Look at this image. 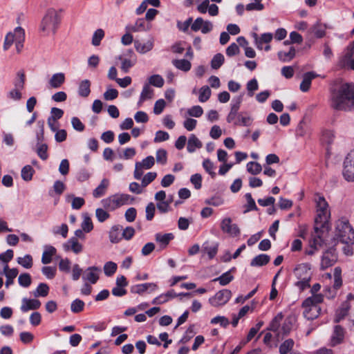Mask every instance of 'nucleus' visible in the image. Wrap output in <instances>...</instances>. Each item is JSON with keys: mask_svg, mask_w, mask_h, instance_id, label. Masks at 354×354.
Instances as JSON below:
<instances>
[{"mask_svg": "<svg viewBox=\"0 0 354 354\" xmlns=\"http://www.w3.org/2000/svg\"><path fill=\"white\" fill-rule=\"evenodd\" d=\"M331 107L338 111L354 109V85L342 84L331 94Z\"/></svg>", "mask_w": 354, "mask_h": 354, "instance_id": "obj_1", "label": "nucleus"}, {"mask_svg": "<svg viewBox=\"0 0 354 354\" xmlns=\"http://www.w3.org/2000/svg\"><path fill=\"white\" fill-rule=\"evenodd\" d=\"M315 202L317 207V216L315 218L314 227H317L319 230H323L330 215L328 204L324 197L318 194L315 196Z\"/></svg>", "mask_w": 354, "mask_h": 354, "instance_id": "obj_2", "label": "nucleus"}, {"mask_svg": "<svg viewBox=\"0 0 354 354\" xmlns=\"http://www.w3.org/2000/svg\"><path fill=\"white\" fill-rule=\"evenodd\" d=\"M336 236L342 243L348 245L354 243V230L347 219L342 218L337 221Z\"/></svg>", "mask_w": 354, "mask_h": 354, "instance_id": "obj_3", "label": "nucleus"}, {"mask_svg": "<svg viewBox=\"0 0 354 354\" xmlns=\"http://www.w3.org/2000/svg\"><path fill=\"white\" fill-rule=\"evenodd\" d=\"M293 273L298 281L295 283L300 290L310 287L311 279L310 266L308 263L298 264L293 270Z\"/></svg>", "mask_w": 354, "mask_h": 354, "instance_id": "obj_4", "label": "nucleus"}, {"mask_svg": "<svg viewBox=\"0 0 354 354\" xmlns=\"http://www.w3.org/2000/svg\"><path fill=\"white\" fill-rule=\"evenodd\" d=\"M132 198L129 194H118L102 199L101 203L104 209L113 211L124 205L129 204Z\"/></svg>", "mask_w": 354, "mask_h": 354, "instance_id": "obj_5", "label": "nucleus"}, {"mask_svg": "<svg viewBox=\"0 0 354 354\" xmlns=\"http://www.w3.org/2000/svg\"><path fill=\"white\" fill-rule=\"evenodd\" d=\"M59 24L58 15L55 10H49L44 17L41 23V30L46 35L55 34Z\"/></svg>", "mask_w": 354, "mask_h": 354, "instance_id": "obj_6", "label": "nucleus"}, {"mask_svg": "<svg viewBox=\"0 0 354 354\" xmlns=\"http://www.w3.org/2000/svg\"><path fill=\"white\" fill-rule=\"evenodd\" d=\"M323 230H319L317 227H314L311 233V239L309 241V248L305 250L307 255H313L324 244L322 239Z\"/></svg>", "mask_w": 354, "mask_h": 354, "instance_id": "obj_7", "label": "nucleus"}, {"mask_svg": "<svg viewBox=\"0 0 354 354\" xmlns=\"http://www.w3.org/2000/svg\"><path fill=\"white\" fill-rule=\"evenodd\" d=\"M342 175L348 182H354V150L350 151L343 162Z\"/></svg>", "mask_w": 354, "mask_h": 354, "instance_id": "obj_8", "label": "nucleus"}, {"mask_svg": "<svg viewBox=\"0 0 354 354\" xmlns=\"http://www.w3.org/2000/svg\"><path fill=\"white\" fill-rule=\"evenodd\" d=\"M221 229L223 233L228 234L231 237H237L241 234V230L239 226L232 223L230 218H225L221 222Z\"/></svg>", "mask_w": 354, "mask_h": 354, "instance_id": "obj_9", "label": "nucleus"}, {"mask_svg": "<svg viewBox=\"0 0 354 354\" xmlns=\"http://www.w3.org/2000/svg\"><path fill=\"white\" fill-rule=\"evenodd\" d=\"M232 292L230 290L223 289L216 292L214 297H210L209 299V302L214 307L223 306L230 300Z\"/></svg>", "mask_w": 354, "mask_h": 354, "instance_id": "obj_10", "label": "nucleus"}, {"mask_svg": "<svg viewBox=\"0 0 354 354\" xmlns=\"http://www.w3.org/2000/svg\"><path fill=\"white\" fill-rule=\"evenodd\" d=\"M242 100H243L242 95L236 96L232 99V100L231 102L230 111L226 118V120L228 123L234 124V121L236 120V118H238L239 115L240 114L239 113V111Z\"/></svg>", "mask_w": 354, "mask_h": 354, "instance_id": "obj_11", "label": "nucleus"}, {"mask_svg": "<svg viewBox=\"0 0 354 354\" xmlns=\"http://www.w3.org/2000/svg\"><path fill=\"white\" fill-rule=\"evenodd\" d=\"M337 257L335 253V250L330 248L325 251L322 257L320 268L321 270H326L332 266L336 261Z\"/></svg>", "mask_w": 354, "mask_h": 354, "instance_id": "obj_12", "label": "nucleus"}, {"mask_svg": "<svg viewBox=\"0 0 354 354\" xmlns=\"http://www.w3.org/2000/svg\"><path fill=\"white\" fill-rule=\"evenodd\" d=\"M354 55V41L347 47L344 55L339 57L337 66L339 68L349 66L351 58Z\"/></svg>", "mask_w": 354, "mask_h": 354, "instance_id": "obj_13", "label": "nucleus"}, {"mask_svg": "<svg viewBox=\"0 0 354 354\" xmlns=\"http://www.w3.org/2000/svg\"><path fill=\"white\" fill-rule=\"evenodd\" d=\"M41 304L37 299L23 298L21 300V306L20 310L23 313H26L30 310H37L40 308Z\"/></svg>", "mask_w": 354, "mask_h": 354, "instance_id": "obj_14", "label": "nucleus"}, {"mask_svg": "<svg viewBox=\"0 0 354 354\" xmlns=\"http://www.w3.org/2000/svg\"><path fill=\"white\" fill-rule=\"evenodd\" d=\"M297 317L294 314H290L286 317L281 328V333L283 335H288L293 328L297 322Z\"/></svg>", "mask_w": 354, "mask_h": 354, "instance_id": "obj_15", "label": "nucleus"}, {"mask_svg": "<svg viewBox=\"0 0 354 354\" xmlns=\"http://www.w3.org/2000/svg\"><path fill=\"white\" fill-rule=\"evenodd\" d=\"M99 272H100V268L95 266L89 267L84 271L82 279L84 281H88L94 284L99 279Z\"/></svg>", "mask_w": 354, "mask_h": 354, "instance_id": "obj_16", "label": "nucleus"}, {"mask_svg": "<svg viewBox=\"0 0 354 354\" xmlns=\"http://www.w3.org/2000/svg\"><path fill=\"white\" fill-rule=\"evenodd\" d=\"M319 75L313 71L307 72L304 74L303 80L300 84V89L303 92H307L311 85L312 80Z\"/></svg>", "mask_w": 354, "mask_h": 354, "instance_id": "obj_17", "label": "nucleus"}, {"mask_svg": "<svg viewBox=\"0 0 354 354\" xmlns=\"http://www.w3.org/2000/svg\"><path fill=\"white\" fill-rule=\"evenodd\" d=\"M64 248L66 251L72 250L75 254H79L82 251L83 246L76 237H71L64 244Z\"/></svg>", "mask_w": 354, "mask_h": 354, "instance_id": "obj_18", "label": "nucleus"}, {"mask_svg": "<svg viewBox=\"0 0 354 354\" xmlns=\"http://www.w3.org/2000/svg\"><path fill=\"white\" fill-rule=\"evenodd\" d=\"M304 310V316L308 320H313L318 317L321 312V308L316 305H309V306H303Z\"/></svg>", "mask_w": 354, "mask_h": 354, "instance_id": "obj_19", "label": "nucleus"}, {"mask_svg": "<svg viewBox=\"0 0 354 354\" xmlns=\"http://www.w3.org/2000/svg\"><path fill=\"white\" fill-rule=\"evenodd\" d=\"M344 337V330L342 327L337 325L334 327V330L330 338V344L335 346L342 342Z\"/></svg>", "mask_w": 354, "mask_h": 354, "instance_id": "obj_20", "label": "nucleus"}, {"mask_svg": "<svg viewBox=\"0 0 354 354\" xmlns=\"http://www.w3.org/2000/svg\"><path fill=\"white\" fill-rule=\"evenodd\" d=\"M134 47L137 52L141 54L147 53L150 51L153 47V40L150 39L145 42H142L139 40L134 41Z\"/></svg>", "mask_w": 354, "mask_h": 354, "instance_id": "obj_21", "label": "nucleus"}, {"mask_svg": "<svg viewBox=\"0 0 354 354\" xmlns=\"http://www.w3.org/2000/svg\"><path fill=\"white\" fill-rule=\"evenodd\" d=\"M218 243L216 242L205 241L202 245V252L207 254L210 259H213L218 252Z\"/></svg>", "mask_w": 354, "mask_h": 354, "instance_id": "obj_22", "label": "nucleus"}, {"mask_svg": "<svg viewBox=\"0 0 354 354\" xmlns=\"http://www.w3.org/2000/svg\"><path fill=\"white\" fill-rule=\"evenodd\" d=\"M57 250L55 247L47 245L44 246V250L41 257V263L43 264H48L51 263L52 258L56 254Z\"/></svg>", "mask_w": 354, "mask_h": 354, "instance_id": "obj_23", "label": "nucleus"}, {"mask_svg": "<svg viewBox=\"0 0 354 354\" xmlns=\"http://www.w3.org/2000/svg\"><path fill=\"white\" fill-rule=\"evenodd\" d=\"M283 318L282 313H279L271 321L268 330L277 333L279 336L281 334L280 325Z\"/></svg>", "mask_w": 354, "mask_h": 354, "instance_id": "obj_24", "label": "nucleus"}, {"mask_svg": "<svg viewBox=\"0 0 354 354\" xmlns=\"http://www.w3.org/2000/svg\"><path fill=\"white\" fill-rule=\"evenodd\" d=\"M254 37L255 39L256 46L258 49H263V44H269L273 39V35L270 32L263 33L259 37L254 33Z\"/></svg>", "mask_w": 354, "mask_h": 354, "instance_id": "obj_25", "label": "nucleus"}, {"mask_svg": "<svg viewBox=\"0 0 354 354\" xmlns=\"http://www.w3.org/2000/svg\"><path fill=\"white\" fill-rule=\"evenodd\" d=\"M153 95V89L149 86V84H145L142 88V91L140 93L138 105L140 106L145 100L151 99Z\"/></svg>", "mask_w": 354, "mask_h": 354, "instance_id": "obj_26", "label": "nucleus"}, {"mask_svg": "<svg viewBox=\"0 0 354 354\" xmlns=\"http://www.w3.org/2000/svg\"><path fill=\"white\" fill-rule=\"evenodd\" d=\"M202 147V142L194 134H191L187 141L188 152L194 153L197 149H201Z\"/></svg>", "mask_w": 354, "mask_h": 354, "instance_id": "obj_27", "label": "nucleus"}, {"mask_svg": "<svg viewBox=\"0 0 354 354\" xmlns=\"http://www.w3.org/2000/svg\"><path fill=\"white\" fill-rule=\"evenodd\" d=\"M122 230V227L120 225H114L111 227L109 232V240L112 243H119L122 237L121 234V231Z\"/></svg>", "mask_w": 354, "mask_h": 354, "instance_id": "obj_28", "label": "nucleus"}, {"mask_svg": "<svg viewBox=\"0 0 354 354\" xmlns=\"http://www.w3.org/2000/svg\"><path fill=\"white\" fill-rule=\"evenodd\" d=\"M234 270H235V268H232L227 272H224L220 277L214 279L212 281H218L221 286H226L229 284L234 279V277L231 274V272Z\"/></svg>", "mask_w": 354, "mask_h": 354, "instance_id": "obj_29", "label": "nucleus"}, {"mask_svg": "<svg viewBox=\"0 0 354 354\" xmlns=\"http://www.w3.org/2000/svg\"><path fill=\"white\" fill-rule=\"evenodd\" d=\"M16 39H15V46L17 53H20L23 48V43L24 41L25 33L23 28L17 27L15 28Z\"/></svg>", "mask_w": 354, "mask_h": 354, "instance_id": "obj_30", "label": "nucleus"}, {"mask_svg": "<svg viewBox=\"0 0 354 354\" xmlns=\"http://www.w3.org/2000/svg\"><path fill=\"white\" fill-rule=\"evenodd\" d=\"M65 82V75L63 73H57L51 77L49 84L52 88H59Z\"/></svg>", "mask_w": 354, "mask_h": 354, "instance_id": "obj_31", "label": "nucleus"}, {"mask_svg": "<svg viewBox=\"0 0 354 354\" xmlns=\"http://www.w3.org/2000/svg\"><path fill=\"white\" fill-rule=\"evenodd\" d=\"M174 236L172 233L161 234L157 233L155 235L156 241L159 243L162 247L165 248L169 243L174 239Z\"/></svg>", "mask_w": 354, "mask_h": 354, "instance_id": "obj_32", "label": "nucleus"}, {"mask_svg": "<svg viewBox=\"0 0 354 354\" xmlns=\"http://www.w3.org/2000/svg\"><path fill=\"white\" fill-rule=\"evenodd\" d=\"M270 260V256L266 254H261L252 259L250 266L252 267L263 266L268 263Z\"/></svg>", "mask_w": 354, "mask_h": 354, "instance_id": "obj_33", "label": "nucleus"}, {"mask_svg": "<svg viewBox=\"0 0 354 354\" xmlns=\"http://www.w3.org/2000/svg\"><path fill=\"white\" fill-rule=\"evenodd\" d=\"M126 28L131 32H140L148 30L149 26L144 19H138L134 25L127 26Z\"/></svg>", "mask_w": 354, "mask_h": 354, "instance_id": "obj_34", "label": "nucleus"}, {"mask_svg": "<svg viewBox=\"0 0 354 354\" xmlns=\"http://www.w3.org/2000/svg\"><path fill=\"white\" fill-rule=\"evenodd\" d=\"M324 297L322 295L313 294L311 297H308L304 301L302 306H309V305L319 306L318 304L322 303Z\"/></svg>", "mask_w": 354, "mask_h": 354, "instance_id": "obj_35", "label": "nucleus"}, {"mask_svg": "<svg viewBox=\"0 0 354 354\" xmlns=\"http://www.w3.org/2000/svg\"><path fill=\"white\" fill-rule=\"evenodd\" d=\"M172 64L176 68L185 72L189 71L192 67L191 62L185 59H174Z\"/></svg>", "mask_w": 354, "mask_h": 354, "instance_id": "obj_36", "label": "nucleus"}, {"mask_svg": "<svg viewBox=\"0 0 354 354\" xmlns=\"http://www.w3.org/2000/svg\"><path fill=\"white\" fill-rule=\"evenodd\" d=\"M149 287H155V286L153 284V283L136 284L131 287L130 291L134 294L142 295L148 290Z\"/></svg>", "mask_w": 354, "mask_h": 354, "instance_id": "obj_37", "label": "nucleus"}, {"mask_svg": "<svg viewBox=\"0 0 354 354\" xmlns=\"http://www.w3.org/2000/svg\"><path fill=\"white\" fill-rule=\"evenodd\" d=\"M109 180L104 178L100 184L93 190V195L95 198H100L106 192V189L109 185Z\"/></svg>", "mask_w": 354, "mask_h": 354, "instance_id": "obj_38", "label": "nucleus"}, {"mask_svg": "<svg viewBox=\"0 0 354 354\" xmlns=\"http://www.w3.org/2000/svg\"><path fill=\"white\" fill-rule=\"evenodd\" d=\"M91 82L88 80H83L80 82L78 88V94L84 97H88L91 93Z\"/></svg>", "mask_w": 354, "mask_h": 354, "instance_id": "obj_39", "label": "nucleus"}, {"mask_svg": "<svg viewBox=\"0 0 354 354\" xmlns=\"http://www.w3.org/2000/svg\"><path fill=\"white\" fill-rule=\"evenodd\" d=\"M279 59L283 62H286L292 59L295 56V48L294 47H290L289 51H279L278 53Z\"/></svg>", "mask_w": 354, "mask_h": 354, "instance_id": "obj_40", "label": "nucleus"}, {"mask_svg": "<svg viewBox=\"0 0 354 354\" xmlns=\"http://www.w3.org/2000/svg\"><path fill=\"white\" fill-rule=\"evenodd\" d=\"M48 286L45 283H40L36 290L33 292V295L35 297H45L48 295Z\"/></svg>", "mask_w": 354, "mask_h": 354, "instance_id": "obj_41", "label": "nucleus"}, {"mask_svg": "<svg viewBox=\"0 0 354 354\" xmlns=\"http://www.w3.org/2000/svg\"><path fill=\"white\" fill-rule=\"evenodd\" d=\"M246 169L252 175H257L262 171L261 165L259 162L254 161L249 162L246 165Z\"/></svg>", "mask_w": 354, "mask_h": 354, "instance_id": "obj_42", "label": "nucleus"}, {"mask_svg": "<svg viewBox=\"0 0 354 354\" xmlns=\"http://www.w3.org/2000/svg\"><path fill=\"white\" fill-rule=\"evenodd\" d=\"M294 344L295 342L292 339L285 340L279 346V353L287 354L292 349Z\"/></svg>", "mask_w": 354, "mask_h": 354, "instance_id": "obj_43", "label": "nucleus"}, {"mask_svg": "<svg viewBox=\"0 0 354 354\" xmlns=\"http://www.w3.org/2000/svg\"><path fill=\"white\" fill-rule=\"evenodd\" d=\"M82 230L85 232H90L93 229V225L91 218L88 214L83 215V221L81 224Z\"/></svg>", "mask_w": 354, "mask_h": 354, "instance_id": "obj_44", "label": "nucleus"}, {"mask_svg": "<svg viewBox=\"0 0 354 354\" xmlns=\"http://www.w3.org/2000/svg\"><path fill=\"white\" fill-rule=\"evenodd\" d=\"M225 57L221 53L216 54L212 61H211V67L213 69H218L224 63Z\"/></svg>", "mask_w": 354, "mask_h": 354, "instance_id": "obj_45", "label": "nucleus"}, {"mask_svg": "<svg viewBox=\"0 0 354 354\" xmlns=\"http://www.w3.org/2000/svg\"><path fill=\"white\" fill-rule=\"evenodd\" d=\"M148 84L161 88L164 85V79L160 75H153L148 79Z\"/></svg>", "mask_w": 354, "mask_h": 354, "instance_id": "obj_46", "label": "nucleus"}, {"mask_svg": "<svg viewBox=\"0 0 354 354\" xmlns=\"http://www.w3.org/2000/svg\"><path fill=\"white\" fill-rule=\"evenodd\" d=\"M310 32L317 38H322L325 35V28L319 23L311 27Z\"/></svg>", "mask_w": 354, "mask_h": 354, "instance_id": "obj_47", "label": "nucleus"}, {"mask_svg": "<svg viewBox=\"0 0 354 354\" xmlns=\"http://www.w3.org/2000/svg\"><path fill=\"white\" fill-rule=\"evenodd\" d=\"M18 282L21 286L28 288L32 283L31 276L28 273H22L18 277Z\"/></svg>", "mask_w": 354, "mask_h": 354, "instance_id": "obj_48", "label": "nucleus"}, {"mask_svg": "<svg viewBox=\"0 0 354 354\" xmlns=\"http://www.w3.org/2000/svg\"><path fill=\"white\" fill-rule=\"evenodd\" d=\"M211 96V90L207 86H204L199 91L198 100L201 102L207 101Z\"/></svg>", "mask_w": 354, "mask_h": 354, "instance_id": "obj_49", "label": "nucleus"}, {"mask_svg": "<svg viewBox=\"0 0 354 354\" xmlns=\"http://www.w3.org/2000/svg\"><path fill=\"white\" fill-rule=\"evenodd\" d=\"M118 266L113 261H108L104 266V272L105 275L112 276L117 270Z\"/></svg>", "mask_w": 354, "mask_h": 354, "instance_id": "obj_50", "label": "nucleus"}, {"mask_svg": "<svg viewBox=\"0 0 354 354\" xmlns=\"http://www.w3.org/2000/svg\"><path fill=\"white\" fill-rule=\"evenodd\" d=\"M84 306L85 304L82 300L76 299L71 303V310L74 313H79L84 310Z\"/></svg>", "mask_w": 354, "mask_h": 354, "instance_id": "obj_51", "label": "nucleus"}, {"mask_svg": "<svg viewBox=\"0 0 354 354\" xmlns=\"http://www.w3.org/2000/svg\"><path fill=\"white\" fill-rule=\"evenodd\" d=\"M104 37V31L99 28L96 30L92 37V44L95 46H97L100 44L102 39Z\"/></svg>", "mask_w": 354, "mask_h": 354, "instance_id": "obj_52", "label": "nucleus"}, {"mask_svg": "<svg viewBox=\"0 0 354 354\" xmlns=\"http://www.w3.org/2000/svg\"><path fill=\"white\" fill-rule=\"evenodd\" d=\"M17 263L25 268H30L32 266V258L30 254H26L23 257H18Z\"/></svg>", "mask_w": 354, "mask_h": 354, "instance_id": "obj_53", "label": "nucleus"}, {"mask_svg": "<svg viewBox=\"0 0 354 354\" xmlns=\"http://www.w3.org/2000/svg\"><path fill=\"white\" fill-rule=\"evenodd\" d=\"M18 274V270L17 268H11V270L6 273V281L5 286L8 288L10 285L13 284L14 279Z\"/></svg>", "mask_w": 354, "mask_h": 354, "instance_id": "obj_54", "label": "nucleus"}, {"mask_svg": "<svg viewBox=\"0 0 354 354\" xmlns=\"http://www.w3.org/2000/svg\"><path fill=\"white\" fill-rule=\"evenodd\" d=\"M33 173V168L30 165H26L21 169V178L26 181H29L32 179Z\"/></svg>", "mask_w": 354, "mask_h": 354, "instance_id": "obj_55", "label": "nucleus"}, {"mask_svg": "<svg viewBox=\"0 0 354 354\" xmlns=\"http://www.w3.org/2000/svg\"><path fill=\"white\" fill-rule=\"evenodd\" d=\"M245 199L247 201V209L244 211V213H247L250 211L257 210L258 208L256 205L254 200L252 198V194L250 193H247L245 195Z\"/></svg>", "mask_w": 354, "mask_h": 354, "instance_id": "obj_56", "label": "nucleus"}, {"mask_svg": "<svg viewBox=\"0 0 354 354\" xmlns=\"http://www.w3.org/2000/svg\"><path fill=\"white\" fill-rule=\"evenodd\" d=\"M335 139V134L332 131L326 130L323 131L322 136V142L326 145H331Z\"/></svg>", "mask_w": 354, "mask_h": 354, "instance_id": "obj_57", "label": "nucleus"}, {"mask_svg": "<svg viewBox=\"0 0 354 354\" xmlns=\"http://www.w3.org/2000/svg\"><path fill=\"white\" fill-rule=\"evenodd\" d=\"M252 123V118L250 116L243 115L242 114H239L236 120L234 121V125H241V126H250Z\"/></svg>", "mask_w": 354, "mask_h": 354, "instance_id": "obj_58", "label": "nucleus"}, {"mask_svg": "<svg viewBox=\"0 0 354 354\" xmlns=\"http://www.w3.org/2000/svg\"><path fill=\"white\" fill-rule=\"evenodd\" d=\"M157 176L156 172H148L142 178L141 186L146 187L149 184L153 182Z\"/></svg>", "mask_w": 354, "mask_h": 354, "instance_id": "obj_59", "label": "nucleus"}, {"mask_svg": "<svg viewBox=\"0 0 354 354\" xmlns=\"http://www.w3.org/2000/svg\"><path fill=\"white\" fill-rule=\"evenodd\" d=\"M258 88H259L258 82L255 78L252 79L247 83L248 95L250 97L253 96L254 92L257 91Z\"/></svg>", "mask_w": 354, "mask_h": 354, "instance_id": "obj_60", "label": "nucleus"}, {"mask_svg": "<svg viewBox=\"0 0 354 354\" xmlns=\"http://www.w3.org/2000/svg\"><path fill=\"white\" fill-rule=\"evenodd\" d=\"M203 167L204 169L212 177L216 176V173L214 171V163L209 159H205L203 162Z\"/></svg>", "mask_w": 354, "mask_h": 354, "instance_id": "obj_61", "label": "nucleus"}, {"mask_svg": "<svg viewBox=\"0 0 354 354\" xmlns=\"http://www.w3.org/2000/svg\"><path fill=\"white\" fill-rule=\"evenodd\" d=\"M167 151L163 149H160L157 150L156 153V159L158 163L161 165H165L167 162Z\"/></svg>", "mask_w": 354, "mask_h": 354, "instance_id": "obj_62", "label": "nucleus"}, {"mask_svg": "<svg viewBox=\"0 0 354 354\" xmlns=\"http://www.w3.org/2000/svg\"><path fill=\"white\" fill-rule=\"evenodd\" d=\"M91 176V172L86 168H82L77 174V180L80 182L87 180Z\"/></svg>", "mask_w": 354, "mask_h": 354, "instance_id": "obj_63", "label": "nucleus"}, {"mask_svg": "<svg viewBox=\"0 0 354 354\" xmlns=\"http://www.w3.org/2000/svg\"><path fill=\"white\" fill-rule=\"evenodd\" d=\"M187 113L192 117L199 118L203 115V109L199 105L194 106L187 110Z\"/></svg>", "mask_w": 354, "mask_h": 354, "instance_id": "obj_64", "label": "nucleus"}]
</instances>
